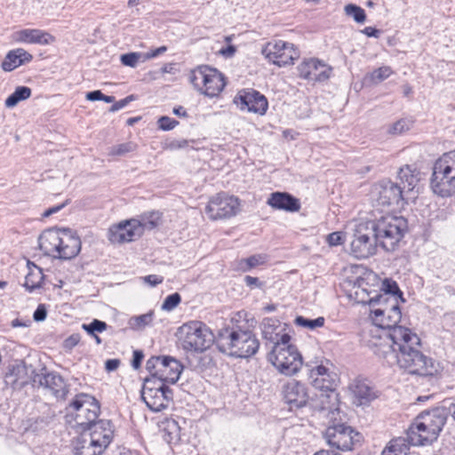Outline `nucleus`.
Instances as JSON below:
<instances>
[{
    "label": "nucleus",
    "instance_id": "obj_1",
    "mask_svg": "<svg viewBox=\"0 0 455 455\" xmlns=\"http://www.w3.org/2000/svg\"><path fill=\"white\" fill-rule=\"evenodd\" d=\"M399 291L394 282L388 283L386 292L370 299L371 315L373 323L383 330L372 337L371 344L374 354L388 365H397L410 374L433 376L439 371V364L421 351V341L411 329L397 325L402 314L396 298Z\"/></svg>",
    "mask_w": 455,
    "mask_h": 455
},
{
    "label": "nucleus",
    "instance_id": "obj_2",
    "mask_svg": "<svg viewBox=\"0 0 455 455\" xmlns=\"http://www.w3.org/2000/svg\"><path fill=\"white\" fill-rule=\"evenodd\" d=\"M217 345L222 353L230 356L248 358L257 353L259 341L250 330L228 326L220 331Z\"/></svg>",
    "mask_w": 455,
    "mask_h": 455
},
{
    "label": "nucleus",
    "instance_id": "obj_3",
    "mask_svg": "<svg viewBox=\"0 0 455 455\" xmlns=\"http://www.w3.org/2000/svg\"><path fill=\"white\" fill-rule=\"evenodd\" d=\"M446 421V411L435 408L420 413L407 431V441L413 446L428 445L435 441Z\"/></svg>",
    "mask_w": 455,
    "mask_h": 455
},
{
    "label": "nucleus",
    "instance_id": "obj_4",
    "mask_svg": "<svg viewBox=\"0 0 455 455\" xmlns=\"http://www.w3.org/2000/svg\"><path fill=\"white\" fill-rule=\"evenodd\" d=\"M378 243L386 251H394L407 229V220L401 216L386 215L369 221Z\"/></svg>",
    "mask_w": 455,
    "mask_h": 455
},
{
    "label": "nucleus",
    "instance_id": "obj_5",
    "mask_svg": "<svg viewBox=\"0 0 455 455\" xmlns=\"http://www.w3.org/2000/svg\"><path fill=\"white\" fill-rule=\"evenodd\" d=\"M181 347L186 351L202 353L214 341V335L205 323L191 321L182 324L177 331Z\"/></svg>",
    "mask_w": 455,
    "mask_h": 455
},
{
    "label": "nucleus",
    "instance_id": "obj_6",
    "mask_svg": "<svg viewBox=\"0 0 455 455\" xmlns=\"http://www.w3.org/2000/svg\"><path fill=\"white\" fill-rule=\"evenodd\" d=\"M431 188L435 195L442 197L455 194V150L443 154L435 163Z\"/></svg>",
    "mask_w": 455,
    "mask_h": 455
},
{
    "label": "nucleus",
    "instance_id": "obj_7",
    "mask_svg": "<svg viewBox=\"0 0 455 455\" xmlns=\"http://www.w3.org/2000/svg\"><path fill=\"white\" fill-rule=\"evenodd\" d=\"M283 342L273 346L268 355L269 362L281 373L291 376L297 373L302 365V356L297 347L290 343L291 336H284Z\"/></svg>",
    "mask_w": 455,
    "mask_h": 455
},
{
    "label": "nucleus",
    "instance_id": "obj_8",
    "mask_svg": "<svg viewBox=\"0 0 455 455\" xmlns=\"http://www.w3.org/2000/svg\"><path fill=\"white\" fill-rule=\"evenodd\" d=\"M189 81L199 92L210 98L218 96L226 85L224 75L209 66H199L192 70Z\"/></svg>",
    "mask_w": 455,
    "mask_h": 455
},
{
    "label": "nucleus",
    "instance_id": "obj_9",
    "mask_svg": "<svg viewBox=\"0 0 455 455\" xmlns=\"http://www.w3.org/2000/svg\"><path fill=\"white\" fill-rule=\"evenodd\" d=\"M371 199L376 206L403 207L408 204L401 185L390 180H383L371 187Z\"/></svg>",
    "mask_w": 455,
    "mask_h": 455
},
{
    "label": "nucleus",
    "instance_id": "obj_10",
    "mask_svg": "<svg viewBox=\"0 0 455 455\" xmlns=\"http://www.w3.org/2000/svg\"><path fill=\"white\" fill-rule=\"evenodd\" d=\"M141 398L152 411L166 409L172 401V390L161 381L146 379L141 390Z\"/></svg>",
    "mask_w": 455,
    "mask_h": 455
},
{
    "label": "nucleus",
    "instance_id": "obj_11",
    "mask_svg": "<svg viewBox=\"0 0 455 455\" xmlns=\"http://www.w3.org/2000/svg\"><path fill=\"white\" fill-rule=\"evenodd\" d=\"M331 422L324 432V438L330 446L340 451H351L354 445L361 441V434L350 426Z\"/></svg>",
    "mask_w": 455,
    "mask_h": 455
},
{
    "label": "nucleus",
    "instance_id": "obj_12",
    "mask_svg": "<svg viewBox=\"0 0 455 455\" xmlns=\"http://www.w3.org/2000/svg\"><path fill=\"white\" fill-rule=\"evenodd\" d=\"M69 409L75 413L76 423L83 429L98 421L100 405L95 398L89 395H76L69 404Z\"/></svg>",
    "mask_w": 455,
    "mask_h": 455
},
{
    "label": "nucleus",
    "instance_id": "obj_13",
    "mask_svg": "<svg viewBox=\"0 0 455 455\" xmlns=\"http://www.w3.org/2000/svg\"><path fill=\"white\" fill-rule=\"evenodd\" d=\"M377 243L369 221L360 223L355 229L354 239L351 241V251L356 258H368L375 253Z\"/></svg>",
    "mask_w": 455,
    "mask_h": 455
},
{
    "label": "nucleus",
    "instance_id": "obj_14",
    "mask_svg": "<svg viewBox=\"0 0 455 455\" xmlns=\"http://www.w3.org/2000/svg\"><path fill=\"white\" fill-rule=\"evenodd\" d=\"M239 200L233 196L218 194L212 197L205 207V212L212 220L235 216L239 212Z\"/></svg>",
    "mask_w": 455,
    "mask_h": 455
},
{
    "label": "nucleus",
    "instance_id": "obj_15",
    "mask_svg": "<svg viewBox=\"0 0 455 455\" xmlns=\"http://www.w3.org/2000/svg\"><path fill=\"white\" fill-rule=\"evenodd\" d=\"M262 52L269 61L279 67L293 64L299 57L293 44L282 40L267 43Z\"/></svg>",
    "mask_w": 455,
    "mask_h": 455
},
{
    "label": "nucleus",
    "instance_id": "obj_16",
    "mask_svg": "<svg viewBox=\"0 0 455 455\" xmlns=\"http://www.w3.org/2000/svg\"><path fill=\"white\" fill-rule=\"evenodd\" d=\"M33 382L48 390L57 399H65L68 393L64 379L59 373L48 371L45 368L34 374Z\"/></svg>",
    "mask_w": 455,
    "mask_h": 455
},
{
    "label": "nucleus",
    "instance_id": "obj_17",
    "mask_svg": "<svg viewBox=\"0 0 455 455\" xmlns=\"http://www.w3.org/2000/svg\"><path fill=\"white\" fill-rule=\"evenodd\" d=\"M312 406L323 412L330 421L341 419L339 417V398L336 390H324L317 392L311 399Z\"/></svg>",
    "mask_w": 455,
    "mask_h": 455
},
{
    "label": "nucleus",
    "instance_id": "obj_18",
    "mask_svg": "<svg viewBox=\"0 0 455 455\" xmlns=\"http://www.w3.org/2000/svg\"><path fill=\"white\" fill-rule=\"evenodd\" d=\"M234 103L241 110H246L261 116L267 112L268 107L267 98L252 89L240 91L234 98Z\"/></svg>",
    "mask_w": 455,
    "mask_h": 455
},
{
    "label": "nucleus",
    "instance_id": "obj_19",
    "mask_svg": "<svg viewBox=\"0 0 455 455\" xmlns=\"http://www.w3.org/2000/svg\"><path fill=\"white\" fill-rule=\"evenodd\" d=\"M282 394L290 410L304 407L310 397L307 387L295 379H290L283 386Z\"/></svg>",
    "mask_w": 455,
    "mask_h": 455
},
{
    "label": "nucleus",
    "instance_id": "obj_20",
    "mask_svg": "<svg viewBox=\"0 0 455 455\" xmlns=\"http://www.w3.org/2000/svg\"><path fill=\"white\" fill-rule=\"evenodd\" d=\"M142 235L139 222L131 219L113 226L108 230V239L113 243L131 242Z\"/></svg>",
    "mask_w": 455,
    "mask_h": 455
},
{
    "label": "nucleus",
    "instance_id": "obj_21",
    "mask_svg": "<svg viewBox=\"0 0 455 455\" xmlns=\"http://www.w3.org/2000/svg\"><path fill=\"white\" fill-rule=\"evenodd\" d=\"M87 437L104 451L108 447L114 438V429L110 420L100 419L83 429Z\"/></svg>",
    "mask_w": 455,
    "mask_h": 455
},
{
    "label": "nucleus",
    "instance_id": "obj_22",
    "mask_svg": "<svg viewBox=\"0 0 455 455\" xmlns=\"http://www.w3.org/2000/svg\"><path fill=\"white\" fill-rule=\"evenodd\" d=\"M60 245L56 258L70 259L75 258L81 250L80 238L68 228L60 230Z\"/></svg>",
    "mask_w": 455,
    "mask_h": 455
},
{
    "label": "nucleus",
    "instance_id": "obj_23",
    "mask_svg": "<svg viewBox=\"0 0 455 455\" xmlns=\"http://www.w3.org/2000/svg\"><path fill=\"white\" fill-rule=\"evenodd\" d=\"M299 76L310 81L323 82L330 76L331 68L316 59L304 60L299 67Z\"/></svg>",
    "mask_w": 455,
    "mask_h": 455
},
{
    "label": "nucleus",
    "instance_id": "obj_24",
    "mask_svg": "<svg viewBox=\"0 0 455 455\" xmlns=\"http://www.w3.org/2000/svg\"><path fill=\"white\" fill-rule=\"evenodd\" d=\"M309 379L312 386L320 391L335 390L337 376L335 373L331 372L323 365H317L310 369Z\"/></svg>",
    "mask_w": 455,
    "mask_h": 455
},
{
    "label": "nucleus",
    "instance_id": "obj_25",
    "mask_svg": "<svg viewBox=\"0 0 455 455\" xmlns=\"http://www.w3.org/2000/svg\"><path fill=\"white\" fill-rule=\"evenodd\" d=\"M12 38L16 43L40 45L51 44L55 41L53 36L46 31L36 28H24L18 30L12 35Z\"/></svg>",
    "mask_w": 455,
    "mask_h": 455
},
{
    "label": "nucleus",
    "instance_id": "obj_26",
    "mask_svg": "<svg viewBox=\"0 0 455 455\" xmlns=\"http://www.w3.org/2000/svg\"><path fill=\"white\" fill-rule=\"evenodd\" d=\"M420 173L416 168L405 165L400 168L398 179L400 180L401 190L409 201L415 199L414 189L417 188L420 180Z\"/></svg>",
    "mask_w": 455,
    "mask_h": 455
},
{
    "label": "nucleus",
    "instance_id": "obj_27",
    "mask_svg": "<svg viewBox=\"0 0 455 455\" xmlns=\"http://www.w3.org/2000/svg\"><path fill=\"white\" fill-rule=\"evenodd\" d=\"M182 370L183 366L177 359L172 356H164L156 381L174 384L180 379Z\"/></svg>",
    "mask_w": 455,
    "mask_h": 455
},
{
    "label": "nucleus",
    "instance_id": "obj_28",
    "mask_svg": "<svg viewBox=\"0 0 455 455\" xmlns=\"http://www.w3.org/2000/svg\"><path fill=\"white\" fill-rule=\"evenodd\" d=\"M262 336L273 346H277L283 342L284 336H290L285 332V329L281 323L275 318H265L261 323Z\"/></svg>",
    "mask_w": 455,
    "mask_h": 455
},
{
    "label": "nucleus",
    "instance_id": "obj_29",
    "mask_svg": "<svg viewBox=\"0 0 455 455\" xmlns=\"http://www.w3.org/2000/svg\"><path fill=\"white\" fill-rule=\"evenodd\" d=\"M267 204L272 208L286 212H298L300 209L299 199L285 192H275L267 199Z\"/></svg>",
    "mask_w": 455,
    "mask_h": 455
},
{
    "label": "nucleus",
    "instance_id": "obj_30",
    "mask_svg": "<svg viewBox=\"0 0 455 455\" xmlns=\"http://www.w3.org/2000/svg\"><path fill=\"white\" fill-rule=\"evenodd\" d=\"M353 403L360 406L369 403L375 398L371 387L363 380L355 379L349 385Z\"/></svg>",
    "mask_w": 455,
    "mask_h": 455
},
{
    "label": "nucleus",
    "instance_id": "obj_31",
    "mask_svg": "<svg viewBox=\"0 0 455 455\" xmlns=\"http://www.w3.org/2000/svg\"><path fill=\"white\" fill-rule=\"evenodd\" d=\"M60 228H51L44 231L38 238L40 250L44 254L56 258L60 245Z\"/></svg>",
    "mask_w": 455,
    "mask_h": 455
},
{
    "label": "nucleus",
    "instance_id": "obj_32",
    "mask_svg": "<svg viewBox=\"0 0 455 455\" xmlns=\"http://www.w3.org/2000/svg\"><path fill=\"white\" fill-rule=\"evenodd\" d=\"M32 59V54L22 48H17L10 51L6 54L1 67L4 71L10 72L19 68L20 66L31 61Z\"/></svg>",
    "mask_w": 455,
    "mask_h": 455
},
{
    "label": "nucleus",
    "instance_id": "obj_33",
    "mask_svg": "<svg viewBox=\"0 0 455 455\" xmlns=\"http://www.w3.org/2000/svg\"><path fill=\"white\" fill-rule=\"evenodd\" d=\"M105 451L82 433L74 443L75 455H101Z\"/></svg>",
    "mask_w": 455,
    "mask_h": 455
},
{
    "label": "nucleus",
    "instance_id": "obj_34",
    "mask_svg": "<svg viewBox=\"0 0 455 455\" xmlns=\"http://www.w3.org/2000/svg\"><path fill=\"white\" fill-rule=\"evenodd\" d=\"M44 275L41 267L33 264L32 267H29V272L25 277L24 287L29 292L40 288L44 281Z\"/></svg>",
    "mask_w": 455,
    "mask_h": 455
},
{
    "label": "nucleus",
    "instance_id": "obj_35",
    "mask_svg": "<svg viewBox=\"0 0 455 455\" xmlns=\"http://www.w3.org/2000/svg\"><path fill=\"white\" fill-rule=\"evenodd\" d=\"M162 436L164 440L171 444L177 443L180 438V427L174 419H166L163 423Z\"/></svg>",
    "mask_w": 455,
    "mask_h": 455
},
{
    "label": "nucleus",
    "instance_id": "obj_36",
    "mask_svg": "<svg viewBox=\"0 0 455 455\" xmlns=\"http://www.w3.org/2000/svg\"><path fill=\"white\" fill-rule=\"evenodd\" d=\"M162 213L160 212L151 211L142 213L135 220L139 222L143 232L145 229L151 230L156 228L160 223Z\"/></svg>",
    "mask_w": 455,
    "mask_h": 455
},
{
    "label": "nucleus",
    "instance_id": "obj_37",
    "mask_svg": "<svg viewBox=\"0 0 455 455\" xmlns=\"http://www.w3.org/2000/svg\"><path fill=\"white\" fill-rule=\"evenodd\" d=\"M409 447L404 438H396L389 442L381 455H407Z\"/></svg>",
    "mask_w": 455,
    "mask_h": 455
},
{
    "label": "nucleus",
    "instance_id": "obj_38",
    "mask_svg": "<svg viewBox=\"0 0 455 455\" xmlns=\"http://www.w3.org/2000/svg\"><path fill=\"white\" fill-rule=\"evenodd\" d=\"M31 96V89L27 86H18L15 91L5 100L6 108H13L20 101L25 100Z\"/></svg>",
    "mask_w": 455,
    "mask_h": 455
},
{
    "label": "nucleus",
    "instance_id": "obj_39",
    "mask_svg": "<svg viewBox=\"0 0 455 455\" xmlns=\"http://www.w3.org/2000/svg\"><path fill=\"white\" fill-rule=\"evenodd\" d=\"M153 318L154 313L149 311L147 314L132 316L128 321V325L134 331H141L151 324Z\"/></svg>",
    "mask_w": 455,
    "mask_h": 455
},
{
    "label": "nucleus",
    "instance_id": "obj_40",
    "mask_svg": "<svg viewBox=\"0 0 455 455\" xmlns=\"http://www.w3.org/2000/svg\"><path fill=\"white\" fill-rule=\"evenodd\" d=\"M267 261V256L266 254H255L246 259H241L239 267L243 271L246 272L251 268L265 264Z\"/></svg>",
    "mask_w": 455,
    "mask_h": 455
},
{
    "label": "nucleus",
    "instance_id": "obj_41",
    "mask_svg": "<svg viewBox=\"0 0 455 455\" xmlns=\"http://www.w3.org/2000/svg\"><path fill=\"white\" fill-rule=\"evenodd\" d=\"M392 74L393 70L390 67L383 66L374 69L371 73L367 75L366 79L371 83L377 84L388 78Z\"/></svg>",
    "mask_w": 455,
    "mask_h": 455
},
{
    "label": "nucleus",
    "instance_id": "obj_42",
    "mask_svg": "<svg viewBox=\"0 0 455 455\" xmlns=\"http://www.w3.org/2000/svg\"><path fill=\"white\" fill-rule=\"evenodd\" d=\"M325 319L323 316H319L315 319H307L303 316H297L294 323L301 327H305L310 330H315L324 325Z\"/></svg>",
    "mask_w": 455,
    "mask_h": 455
},
{
    "label": "nucleus",
    "instance_id": "obj_43",
    "mask_svg": "<svg viewBox=\"0 0 455 455\" xmlns=\"http://www.w3.org/2000/svg\"><path fill=\"white\" fill-rule=\"evenodd\" d=\"M344 11L347 15L353 17L357 23H363L366 20L364 10L354 4H347Z\"/></svg>",
    "mask_w": 455,
    "mask_h": 455
},
{
    "label": "nucleus",
    "instance_id": "obj_44",
    "mask_svg": "<svg viewBox=\"0 0 455 455\" xmlns=\"http://www.w3.org/2000/svg\"><path fill=\"white\" fill-rule=\"evenodd\" d=\"M144 53L142 52H129L125 54H122L120 57L121 62L123 65L135 68L139 62H144Z\"/></svg>",
    "mask_w": 455,
    "mask_h": 455
},
{
    "label": "nucleus",
    "instance_id": "obj_45",
    "mask_svg": "<svg viewBox=\"0 0 455 455\" xmlns=\"http://www.w3.org/2000/svg\"><path fill=\"white\" fill-rule=\"evenodd\" d=\"M137 148V145L134 142L129 141L122 143L116 146H113L109 148V156H124L127 153L133 152Z\"/></svg>",
    "mask_w": 455,
    "mask_h": 455
},
{
    "label": "nucleus",
    "instance_id": "obj_46",
    "mask_svg": "<svg viewBox=\"0 0 455 455\" xmlns=\"http://www.w3.org/2000/svg\"><path fill=\"white\" fill-rule=\"evenodd\" d=\"M411 122L406 119H401L389 125L387 132L392 135H400L411 128Z\"/></svg>",
    "mask_w": 455,
    "mask_h": 455
},
{
    "label": "nucleus",
    "instance_id": "obj_47",
    "mask_svg": "<svg viewBox=\"0 0 455 455\" xmlns=\"http://www.w3.org/2000/svg\"><path fill=\"white\" fill-rule=\"evenodd\" d=\"M107 323L103 321L94 319L90 323H84L82 328L91 336L96 334V332H102L107 330Z\"/></svg>",
    "mask_w": 455,
    "mask_h": 455
},
{
    "label": "nucleus",
    "instance_id": "obj_48",
    "mask_svg": "<svg viewBox=\"0 0 455 455\" xmlns=\"http://www.w3.org/2000/svg\"><path fill=\"white\" fill-rule=\"evenodd\" d=\"M164 356H152L146 363V369L152 374L153 379H157L158 370Z\"/></svg>",
    "mask_w": 455,
    "mask_h": 455
},
{
    "label": "nucleus",
    "instance_id": "obj_49",
    "mask_svg": "<svg viewBox=\"0 0 455 455\" xmlns=\"http://www.w3.org/2000/svg\"><path fill=\"white\" fill-rule=\"evenodd\" d=\"M180 300L181 298L179 293H172L165 298L162 304V309L165 311H172L180 304Z\"/></svg>",
    "mask_w": 455,
    "mask_h": 455
},
{
    "label": "nucleus",
    "instance_id": "obj_50",
    "mask_svg": "<svg viewBox=\"0 0 455 455\" xmlns=\"http://www.w3.org/2000/svg\"><path fill=\"white\" fill-rule=\"evenodd\" d=\"M179 124V122L169 116H161L158 119V126L163 131H171Z\"/></svg>",
    "mask_w": 455,
    "mask_h": 455
},
{
    "label": "nucleus",
    "instance_id": "obj_51",
    "mask_svg": "<svg viewBox=\"0 0 455 455\" xmlns=\"http://www.w3.org/2000/svg\"><path fill=\"white\" fill-rule=\"evenodd\" d=\"M327 243L331 246L341 244L344 242V235L342 232H333L327 235Z\"/></svg>",
    "mask_w": 455,
    "mask_h": 455
},
{
    "label": "nucleus",
    "instance_id": "obj_52",
    "mask_svg": "<svg viewBox=\"0 0 455 455\" xmlns=\"http://www.w3.org/2000/svg\"><path fill=\"white\" fill-rule=\"evenodd\" d=\"M47 309L44 304L38 305L34 312L33 318L36 322H42L46 318Z\"/></svg>",
    "mask_w": 455,
    "mask_h": 455
},
{
    "label": "nucleus",
    "instance_id": "obj_53",
    "mask_svg": "<svg viewBox=\"0 0 455 455\" xmlns=\"http://www.w3.org/2000/svg\"><path fill=\"white\" fill-rule=\"evenodd\" d=\"M132 100H133V95H130L117 102H115L111 108H110V111L111 112H116L119 109H122L124 108L125 106H127L128 103H130Z\"/></svg>",
    "mask_w": 455,
    "mask_h": 455
},
{
    "label": "nucleus",
    "instance_id": "obj_54",
    "mask_svg": "<svg viewBox=\"0 0 455 455\" xmlns=\"http://www.w3.org/2000/svg\"><path fill=\"white\" fill-rule=\"evenodd\" d=\"M80 341L79 334H72L64 340V347L68 349L75 347Z\"/></svg>",
    "mask_w": 455,
    "mask_h": 455
},
{
    "label": "nucleus",
    "instance_id": "obj_55",
    "mask_svg": "<svg viewBox=\"0 0 455 455\" xmlns=\"http://www.w3.org/2000/svg\"><path fill=\"white\" fill-rule=\"evenodd\" d=\"M144 282L148 283L150 286H156L159 283H162L164 278L157 275H149L143 278Z\"/></svg>",
    "mask_w": 455,
    "mask_h": 455
},
{
    "label": "nucleus",
    "instance_id": "obj_56",
    "mask_svg": "<svg viewBox=\"0 0 455 455\" xmlns=\"http://www.w3.org/2000/svg\"><path fill=\"white\" fill-rule=\"evenodd\" d=\"M166 50H167L166 46H161V47L156 48L154 51H151L149 52L144 53V56H145L144 60H148L149 59L156 58L158 55L165 52Z\"/></svg>",
    "mask_w": 455,
    "mask_h": 455
},
{
    "label": "nucleus",
    "instance_id": "obj_57",
    "mask_svg": "<svg viewBox=\"0 0 455 455\" xmlns=\"http://www.w3.org/2000/svg\"><path fill=\"white\" fill-rule=\"evenodd\" d=\"M143 357H144V355H143V353L141 351H138L137 350V351L133 352V357H132V367L134 369L140 368Z\"/></svg>",
    "mask_w": 455,
    "mask_h": 455
},
{
    "label": "nucleus",
    "instance_id": "obj_58",
    "mask_svg": "<svg viewBox=\"0 0 455 455\" xmlns=\"http://www.w3.org/2000/svg\"><path fill=\"white\" fill-rule=\"evenodd\" d=\"M244 283L249 287L256 286L261 288L263 285V283L259 280V278L251 275H246L244 277Z\"/></svg>",
    "mask_w": 455,
    "mask_h": 455
},
{
    "label": "nucleus",
    "instance_id": "obj_59",
    "mask_svg": "<svg viewBox=\"0 0 455 455\" xmlns=\"http://www.w3.org/2000/svg\"><path fill=\"white\" fill-rule=\"evenodd\" d=\"M103 93L100 90L89 92L86 93V100L90 101L102 100Z\"/></svg>",
    "mask_w": 455,
    "mask_h": 455
},
{
    "label": "nucleus",
    "instance_id": "obj_60",
    "mask_svg": "<svg viewBox=\"0 0 455 455\" xmlns=\"http://www.w3.org/2000/svg\"><path fill=\"white\" fill-rule=\"evenodd\" d=\"M120 365V360L118 359H108L105 363V368L108 371H116Z\"/></svg>",
    "mask_w": 455,
    "mask_h": 455
},
{
    "label": "nucleus",
    "instance_id": "obj_61",
    "mask_svg": "<svg viewBox=\"0 0 455 455\" xmlns=\"http://www.w3.org/2000/svg\"><path fill=\"white\" fill-rule=\"evenodd\" d=\"M64 206H65V204L51 207V208L47 209L46 211H44V213L42 214V216L44 218H48L51 215L58 212L59 211H60Z\"/></svg>",
    "mask_w": 455,
    "mask_h": 455
},
{
    "label": "nucleus",
    "instance_id": "obj_62",
    "mask_svg": "<svg viewBox=\"0 0 455 455\" xmlns=\"http://www.w3.org/2000/svg\"><path fill=\"white\" fill-rule=\"evenodd\" d=\"M364 35L367 36H372V37H378L379 35V30L372 28V27H366L362 31Z\"/></svg>",
    "mask_w": 455,
    "mask_h": 455
},
{
    "label": "nucleus",
    "instance_id": "obj_63",
    "mask_svg": "<svg viewBox=\"0 0 455 455\" xmlns=\"http://www.w3.org/2000/svg\"><path fill=\"white\" fill-rule=\"evenodd\" d=\"M442 409H444L446 411V415L450 414L452 419L455 420V399L451 402L448 405V407H441Z\"/></svg>",
    "mask_w": 455,
    "mask_h": 455
},
{
    "label": "nucleus",
    "instance_id": "obj_64",
    "mask_svg": "<svg viewBox=\"0 0 455 455\" xmlns=\"http://www.w3.org/2000/svg\"><path fill=\"white\" fill-rule=\"evenodd\" d=\"M235 48L234 45H228L226 48L220 50V53L225 57H231L234 55Z\"/></svg>",
    "mask_w": 455,
    "mask_h": 455
}]
</instances>
